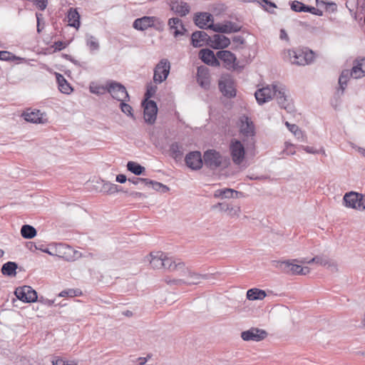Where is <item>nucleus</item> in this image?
<instances>
[{
    "label": "nucleus",
    "instance_id": "nucleus-47",
    "mask_svg": "<svg viewBox=\"0 0 365 365\" xmlns=\"http://www.w3.org/2000/svg\"><path fill=\"white\" fill-rule=\"evenodd\" d=\"M52 365H65L66 361L61 357H55L52 360Z\"/></svg>",
    "mask_w": 365,
    "mask_h": 365
},
{
    "label": "nucleus",
    "instance_id": "nucleus-37",
    "mask_svg": "<svg viewBox=\"0 0 365 365\" xmlns=\"http://www.w3.org/2000/svg\"><path fill=\"white\" fill-rule=\"evenodd\" d=\"M16 268L17 264L15 262H8L2 266L1 272L4 275H14Z\"/></svg>",
    "mask_w": 365,
    "mask_h": 365
},
{
    "label": "nucleus",
    "instance_id": "nucleus-57",
    "mask_svg": "<svg viewBox=\"0 0 365 365\" xmlns=\"http://www.w3.org/2000/svg\"><path fill=\"white\" fill-rule=\"evenodd\" d=\"M65 365H78V363L75 360H73V361H66V364Z\"/></svg>",
    "mask_w": 365,
    "mask_h": 365
},
{
    "label": "nucleus",
    "instance_id": "nucleus-34",
    "mask_svg": "<svg viewBox=\"0 0 365 365\" xmlns=\"http://www.w3.org/2000/svg\"><path fill=\"white\" fill-rule=\"evenodd\" d=\"M267 296L266 292L264 290L252 288L250 289L247 292V298L249 300L254 301L257 299H263Z\"/></svg>",
    "mask_w": 365,
    "mask_h": 365
},
{
    "label": "nucleus",
    "instance_id": "nucleus-51",
    "mask_svg": "<svg viewBox=\"0 0 365 365\" xmlns=\"http://www.w3.org/2000/svg\"><path fill=\"white\" fill-rule=\"evenodd\" d=\"M90 90H91V92H92V93H102L101 90L104 91V88L103 87L102 88L101 87H96V88L91 87Z\"/></svg>",
    "mask_w": 365,
    "mask_h": 365
},
{
    "label": "nucleus",
    "instance_id": "nucleus-35",
    "mask_svg": "<svg viewBox=\"0 0 365 365\" xmlns=\"http://www.w3.org/2000/svg\"><path fill=\"white\" fill-rule=\"evenodd\" d=\"M285 125L289 129V130L292 132L298 140L302 142L306 140V135L297 125L291 124L288 122H286Z\"/></svg>",
    "mask_w": 365,
    "mask_h": 365
},
{
    "label": "nucleus",
    "instance_id": "nucleus-4",
    "mask_svg": "<svg viewBox=\"0 0 365 365\" xmlns=\"http://www.w3.org/2000/svg\"><path fill=\"white\" fill-rule=\"evenodd\" d=\"M162 268H164L173 273L172 277H167L165 278H170L171 280L174 278L181 277L182 272H187L184 262H181L180 259H175L173 257H170L166 254H165V257L163 260Z\"/></svg>",
    "mask_w": 365,
    "mask_h": 365
},
{
    "label": "nucleus",
    "instance_id": "nucleus-56",
    "mask_svg": "<svg viewBox=\"0 0 365 365\" xmlns=\"http://www.w3.org/2000/svg\"><path fill=\"white\" fill-rule=\"evenodd\" d=\"M58 295H59V297H68V294L67 289L61 292Z\"/></svg>",
    "mask_w": 365,
    "mask_h": 365
},
{
    "label": "nucleus",
    "instance_id": "nucleus-30",
    "mask_svg": "<svg viewBox=\"0 0 365 365\" xmlns=\"http://www.w3.org/2000/svg\"><path fill=\"white\" fill-rule=\"evenodd\" d=\"M67 19L70 26L78 29L81 24L80 15L76 9L71 8L67 14Z\"/></svg>",
    "mask_w": 365,
    "mask_h": 365
},
{
    "label": "nucleus",
    "instance_id": "nucleus-8",
    "mask_svg": "<svg viewBox=\"0 0 365 365\" xmlns=\"http://www.w3.org/2000/svg\"><path fill=\"white\" fill-rule=\"evenodd\" d=\"M230 150L233 163L236 165H240L244 160L245 155V150L242 143L238 140H232L230 144Z\"/></svg>",
    "mask_w": 365,
    "mask_h": 365
},
{
    "label": "nucleus",
    "instance_id": "nucleus-2",
    "mask_svg": "<svg viewBox=\"0 0 365 365\" xmlns=\"http://www.w3.org/2000/svg\"><path fill=\"white\" fill-rule=\"evenodd\" d=\"M284 59L292 64L307 66L312 63L316 58V53L308 48L288 49L284 51Z\"/></svg>",
    "mask_w": 365,
    "mask_h": 365
},
{
    "label": "nucleus",
    "instance_id": "nucleus-58",
    "mask_svg": "<svg viewBox=\"0 0 365 365\" xmlns=\"http://www.w3.org/2000/svg\"><path fill=\"white\" fill-rule=\"evenodd\" d=\"M9 53L6 51H0V59L5 60V57H2L3 55H9Z\"/></svg>",
    "mask_w": 365,
    "mask_h": 365
},
{
    "label": "nucleus",
    "instance_id": "nucleus-40",
    "mask_svg": "<svg viewBox=\"0 0 365 365\" xmlns=\"http://www.w3.org/2000/svg\"><path fill=\"white\" fill-rule=\"evenodd\" d=\"M86 45L91 51H96L99 48L98 41L93 36H90L86 41Z\"/></svg>",
    "mask_w": 365,
    "mask_h": 365
},
{
    "label": "nucleus",
    "instance_id": "nucleus-22",
    "mask_svg": "<svg viewBox=\"0 0 365 365\" xmlns=\"http://www.w3.org/2000/svg\"><path fill=\"white\" fill-rule=\"evenodd\" d=\"M217 59L223 61L224 66L227 68H234L237 58L231 51L227 50L220 51L217 52Z\"/></svg>",
    "mask_w": 365,
    "mask_h": 365
},
{
    "label": "nucleus",
    "instance_id": "nucleus-24",
    "mask_svg": "<svg viewBox=\"0 0 365 365\" xmlns=\"http://www.w3.org/2000/svg\"><path fill=\"white\" fill-rule=\"evenodd\" d=\"M344 201L346 205H364L365 203L364 196L353 191L345 194Z\"/></svg>",
    "mask_w": 365,
    "mask_h": 365
},
{
    "label": "nucleus",
    "instance_id": "nucleus-29",
    "mask_svg": "<svg viewBox=\"0 0 365 365\" xmlns=\"http://www.w3.org/2000/svg\"><path fill=\"white\" fill-rule=\"evenodd\" d=\"M165 257V253L163 252H153L150 254L149 262L150 265L154 269H161L163 265V260Z\"/></svg>",
    "mask_w": 365,
    "mask_h": 365
},
{
    "label": "nucleus",
    "instance_id": "nucleus-55",
    "mask_svg": "<svg viewBox=\"0 0 365 365\" xmlns=\"http://www.w3.org/2000/svg\"><path fill=\"white\" fill-rule=\"evenodd\" d=\"M148 361V359L145 357H140L138 359L139 365H144Z\"/></svg>",
    "mask_w": 365,
    "mask_h": 365
},
{
    "label": "nucleus",
    "instance_id": "nucleus-18",
    "mask_svg": "<svg viewBox=\"0 0 365 365\" xmlns=\"http://www.w3.org/2000/svg\"><path fill=\"white\" fill-rule=\"evenodd\" d=\"M230 44V38L222 34H215L209 39V45L214 49H223Z\"/></svg>",
    "mask_w": 365,
    "mask_h": 365
},
{
    "label": "nucleus",
    "instance_id": "nucleus-17",
    "mask_svg": "<svg viewBox=\"0 0 365 365\" xmlns=\"http://www.w3.org/2000/svg\"><path fill=\"white\" fill-rule=\"evenodd\" d=\"M195 24L202 29H210L213 31V26L215 24L213 23L212 16L209 13H200L195 17Z\"/></svg>",
    "mask_w": 365,
    "mask_h": 365
},
{
    "label": "nucleus",
    "instance_id": "nucleus-15",
    "mask_svg": "<svg viewBox=\"0 0 365 365\" xmlns=\"http://www.w3.org/2000/svg\"><path fill=\"white\" fill-rule=\"evenodd\" d=\"M267 332L262 329L252 328L247 331H242L241 337L244 341H259L267 337Z\"/></svg>",
    "mask_w": 365,
    "mask_h": 365
},
{
    "label": "nucleus",
    "instance_id": "nucleus-63",
    "mask_svg": "<svg viewBox=\"0 0 365 365\" xmlns=\"http://www.w3.org/2000/svg\"><path fill=\"white\" fill-rule=\"evenodd\" d=\"M317 4H326L327 3L324 0H316Z\"/></svg>",
    "mask_w": 365,
    "mask_h": 365
},
{
    "label": "nucleus",
    "instance_id": "nucleus-61",
    "mask_svg": "<svg viewBox=\"0 0 365 365\" xmlns=\"http://www.w3.org/2000/svg\"><path fill=\"white\" fill-rule=\"evenodd\" d=\"M263 2H264L265 4H269L270 6L272 7H276V6L274 5V4L273 3H271V2H268L267 0H262Z\"/></svg>",
    "mask_w": 365,
    "mask_h": 365
},
{
    "label": "nucleus",
    "instance_id": "nucleus-3",
    "mask_svg": "<svg viewBox=\"0 0 365 365\" xmlns=\"http://www.w3.org/2000/svg\"><path fill=\"white\" fill-rule=\"evenodd\" d=\"M185 269L187 272H182L181 277L178 278H174L172 280L170 278L165 279V283L168 285L176 286L197 284L204 278L202 275L192 272L186 266Z\"/></svg>",
    "mask_w": 365,
    "mask_h": 365
},
{
    "label": "nucleus",
    "instance_id": "nucleus-10",
    "mask_svg": "<svg viewBox=\"0 0 365 365\" xmlns=\"http://www.w3.org/2000/svg\"><path fill=\"white\" fill-rule=\"evenodd\" d=\"M15 295L23 302H35L37 300V293L29 286L18 287L15 290Z\"/></svg>",
    "mask_w": 365,
    "mask_h": 365
},
{
    "label": "nucleus",
    "instance_id": "nucleus-60",
    "mask_svg": "<svg viewBox=\"0 0 365 365\" xmlns=\"http://www.w3.org/2000/svg\"><path fill=\"white\" fill-rule=\"evenodd\" d=\"M358 151L362 156L365 157V149L359 148Z\"/></svg>",
    "mask_w": 365,
    "mask_h": 365
},
{
    "label": "nucleus",
    "instance_id": "nucleus-42",
    "mask_svg": "<svg viewBox=\"0 0 365 365\" xmlns=\"http://www.w3.org/2000/svg\"><path fill=\"white\" fill-rule=\"evenodd\" d=\"M120 109L125 114L133 117L132 107L130 105L124 103V101H121L120 103Z\"/></svg>",
    "mask_w": 365,
    "mask_h": 365
},
{
    "label": "nucleus",
    "instance_id": "nucleus-62",
    "mask_svg": "<svg viewBox=\"0 0 365 365\" xmlns=\"http://www.w3.org/2000/svg\"><path fill=\"white\" fill-rule=\"evenodd\" d=\"M138 181H146V179H143V178H137V180H134L133 181V182L134 184H137Z\"/></svg>",
    "mask_w": 365,
    "mask_h": 365
},
{
    "label": "nucleus",
    "instance_id": "nucleus-45",
    "mask_svg": "<svg viewBox=\"0 0 365 365\" xmlns=\"http://www.w3.org/2000/svg\"><path fill=\"white\" fill-rule=\"evenodd\" d=\"M67 46L68 43L66 42L58 41L53 44L52 48H54V51H59L67 47Z\"/></svg>",
    "mask_w": 365,
    "mask_h": 365
},
{
    "label": "nucleus",
    "instance_id": "nucleus-25",
    "mask_svg": "<svg viewBox=\"0 0 365 365\" xmlns=\"http://www.w3.org/2000/svg\"><path fill=\"white\" fill-rule=\"evenodd\" d=\"M197 81L200 86L207 88L210 86V73L207 68L200 66L197 68Z\"/></svg>",
    "mask_w": 365,
    "mask_h": 365
},
{
    "label": "nucleus",
    "instance_id": "nucleus-12",
    "mask_svg": "<svg viewBox=\"0 0 365 365\" xmlns=\"http://www.w3.org/2000/svg\"><path fill=\"white\" fill-rule=\"evenodd\" d=\"M144 108V119L150 124L155 123L158 113V107L153 101L145 100L143 103Z\"/></svg>",
    "mask_w": 365,
    "mask_h": 365
},
{
    "label": "nucleus",
    "instance_id": "nucleus-48",
    "mask_svg": "<svg viewBox=\"0 0 365 365\" xmlns=\"http://www.w3.org/2000/svg\"><path fill=\"white\" fill-rule=\"evenodd\" d=\"M285 152L287 154L293 155L296 153L295 146L292 144H287L286 145Z\"/></svg>",
    "mask_w": 365,
    "mask_h": 365
},
{
    "label": "nucleus",
    "instance_id": "nucleus-19",
    "mask_svg": "<svg viewBox=\"0 0 365 365\" xmlns=\"http://www.w3.org/2000/svg\"><path fill=\"white\" fill-rule=\"evenodd\" d=\"M199 57L205 63L209 66H220L217 55L215 56L214 52L208 48L201 49L199 52Z\"/></svg>",
    "mask_w": 365,
    "mask_h": 365
},
{
    "label": "nucleus",
    "instance_id": "nucleus-20",
    "mask_svg": "<svg viewBox=\"0 0 365 365\" xmlns=\"http://www.w3.org/2000/svg\"><path fill=\"white\" fill-rule=\"evenodd\" d=\"M185 163L192 170L200 169L202 165L201 153L197 151L190 153L185 157Z\"/></svg>",
    "mask_w": 365,
    "mask_h": 365
},
{
    "label": "nucleus",
    "instance_id": "nucleus-5",
    "mask_svg": "<svg viewBox=\"0 0 365 365\" xmlns=\"http://www.w3.org/2000/svg\"><path fill=\"white\" fill-rule=\"evenodd\" d=\"M45 252L49 255H56L67 261H73L80 256V253L78 251L75 250L72 247L63 243L57 244L53 248L52 252L47 250Z\"/></svg>",
    "mask_w": 365,
    "mask_h": 365
},
{
    "label": "nucleus",
    "instance_id": "nucleus-23",
    "mask_svg": "<svg viewBox=\"0 0 365 365\" xmlns=\"http://www.w3.org/2000/svg\"><path fill=\"white\" fill-rule=\"evenodd\" d=\"M240 30V26L231 21L215 24L213 26V31L220 33L231 34L237 32Z\"/></svg>",
    "mask_w": 365,
    "mask_h": 365
},
{
    "label": "nucleus",
    "instance_id": "nucleus-53",
    "mask_svg": "<svg viewBox=\"0 0 365 365\" xmlns=\"http://www.w3.org/2000/svg\"><path fill=\"white\" fill-rule=\"evenodd\" d=\"M109 186V190H108V192H110V193H113V192H115L117 191V186L116 185H114V184H110V185H108Z\"/></svg>",
    "mask_w": 365,
    "mask_h": 365
},
{
    "label": "nucleus",
    "instance_id": "nucleus-39",
    "mask_svg": "<svg viewBox=\"0 0 365 365\" xmlns=\"http://www.w3.org/2000/svg\"><path fill=\"white\" fill-rule=\"evenodd\" d=\"M349 76H351V72L349 70H345L342 71L339 76V83L342 90H344Z\"/></svg>",
    "mask_w": 365,
    "mask_h": 365
},
{
    "label": "nucleus",
    "instance_id": "nucleus-27",
    "mask_svg": "<svg viewBox=\"0 0 365 365\" xmlns=\"http://www.w3.org/2000/svg\"><path fill=\"white\" fill-rule=\"evenodd\" d=\"M168 26L175 36L182 35L185 31V29L184 28L181 20L178 18L170 19L168 21Z\"/></svg>",
    "mask_w": 365,
    "mask_h": 365
},
{
    "label": "nucleus",
    "instance_id": "nucleus-44",
    "mask_svg": "<svg viewBox=\"0 0 365 365\" xmlns=\"http://www.w3.org/2000/svg\"><path fill=\"white\" fill-rule=\"evenodd\" d=\"M156 91H157L156 86H153V85L148 86L147 88V91L145 94V100H149V98H150L152 96H154Z\"/></svg>",
    "mask_w": 365,
    "mask_h": 365
},
{
    "label": "nucleus",
    "instance_id": "nucleus-52",
    "mask_svg": "<svg viewBox=\"0 0 365 365\" xmlns=\"http://www.w3.org/2000/svg\"><path fill=\"white\" fill-rule=\"evenodd\" d=\"M316 11H317V9L314 7L307 6V9H305L304 12H310L312 14H318V13H317ZM321 14H322V12H320V14H319V15H321Z\"/></svg>",
    "mask_w": 365,
    "mask_h": 365
},
{
    "label": "nucleus",
    "instance_id": "nucleus-38",
    "mask_svg": "<svg viewBox=\"0 0 365 365\" xmlns=\"http://www.w3.org/2000/svg\"><path fill=\"white\" fill-rule=\"evenodd\" d=\"M127 168L129 171L135 175H140L145 170L144 167L133 161L128 163Z\"/></svg>",
    "mask_w": 365,
    "mask_h": 365
},
{
    "label": "nucleus",
    "instance_id": "nucleus-13",
    "mask_svg": "<svg viewBox=\"0 0 365 365\" xmlns=\"http://www.w3.org/2000/svg\"><path fill=\"white\" fill-rule=\"evenodd\" d=\"M203 160L206 166L211 169H215L222 164V158L218 152L214 150H209L204 153Z\"/></svg>",
    "mask_w": 365,
    "mask_h": 365
},
{
    "label": "nucleus",
    "instance_id": "nucleus-21",
    "mask_svg": "<svg viewBox=\"0 0 365 365\" xmlns=\"http://www.w3.org/2000/svg\"><path fill=\"white\" fill-rule=\"evenodd\" d=\"M157 22H158V19L155 16H143L135 20L133 27L138 30L143 31L154 26Z\"/></svg>",
    "mask_w": 365,
    "mask_h": 365
},
{
    "label": "nucleus",
    "instance_id": "nucleus-50",
    "mask_svg": "<svg viewBox=\"0 0 365 365\" xmlns=\"http://www.w3.org/2000/svg\"><path fill=\"white\" fill-rule=\"evenodd\" d=\"M126 180V176L125 175L120 174L116 176V181L118 182L124 183Z\"/></svg>",
    "mask_w": 365,
    "mask_h": 365
},
{
    "label": "nucleus",
    "instance_id": "nucleus-11",
    "mask_svg": "<svg viewBox=\"0 0 365 365\" xmlns=\"http://www.w3.org/2000/svg\"><path fill=\"white\" fill-rule=\"evenodd\" d=\"M219 88L225 96L232 98L236 95L235 85L230 76H224L219 81Z\"/></svg>",
    "mask_w": 365,
    "mask_h": 365
},
{
    "label": "nucleus",
    "instance_id": "nucleus-41",
    "mask_svg": "<svg viewBox=\"0 0 365 365\" xmlns=\"http://www.w3.org/2000/svg\"><path fill=\"white\" fill-rule=\"evenodd\" d=\"M291 8L293 11L297 12H302L305 11V9H307V6L304 5L300 1H294L291 4Z\"/></svg>",
    "mask_w": 365,
    "mask_h": 365
},
{
    "label": "nucleus",
    "instance_id": "nucleus-16",
    "mask_svg": "<svg viewBox=\"0 0 365 365\" xmlns=\"http://www.w3.org/2000/svg\"><path fill=\"white\" fill-rule=\"evenodd\" d=\"M240 132L245 136H252L255 134V126L252 121L245 115L240 118L238 121Z\"/></svg>",
    "mask_w": 365,
    "mask_h": 365
},
{
    "label": "nucleus",
    "instance_id": "nucleus-31",
    "mask_svg": "<svg viewBox=\"0 0 365 365\" xmlns=\"http://www.w3.org/2000/svg\"><path fill=\"white\" fill-rule=\"evenodd\" d=\"M56 77L60 91L63 93L70 94L73 91V88L65 78L60 73H56Z\"/></svg>",
    "mask_w": 365,
    "mask_h": 365
},
{
    "label": "nucleus",
    "instance_id": "nucleus-6",
    "mask_svg": "<svg viewBox=\"0 0 365 365\" xmlns=\"http://www.w3.org/2000/svg\"><path fill=\"white\" fill-rule=\"evenodd\" d=\"M295 262H297V259L280 262L279 266L284 272L289 274L306 275L309 273L310 269L309 267H302L299 264H295Z\"/></svg>",
    "mask_w": 365,
    "mask_h": 365
},
{
    "label": "nucleus",
    "instance_id": "nucleus-36",
    "mask_svg": "<svg viewBox=\"0 0 365 365\" xmlns=\"http://www.w3.org/2000/svg\"><path fill=\"white\" fill-rule=\"evenodd\" d=\"M36 229L29 225H25L21 227V235L25 239H32L36 235Z\"/></svg>",
    "mask_w": 365,
    "mask_h": 365
},
{
    "label": "nucleus",
    "instance_id": "nucleus-7",
    "mask_svg": "<svg viewBox=\"0 0 365 365\" xmlns=\"http://www.w3.org/2000/svg\"><path fill=\"white\" fill-rule=\"evenodd\" d=\"M170 64L168 60L162 59L154 69L153 81L155 83H160L166 80L170 73Z\"/></svg>",
    "mask_w": 365,
    "mask_h": 365
},
{
    "label": "nucleus",
    "instance_id": "nucleus-14",
    "mask_svg": "<svg viewBox=\"0 0 365 365\" xmlns=\"http://www.w3.org/2000/svg\"><path fill=\"white\" fill-rule=\"evenodd\" d=\"M22 117L26 121L33 123H45L47 121L45 114L37 109H26L22 113Z\"/></svg>",
    "mask_w": 365,
    "mask_h": 365
},
{
    "label": "nucleus",
    "instance_id": "nucleus-46",
    "mask_svg": "<svg viewBox=\"0 0 365 365\" xmlns=\"http://www.w3.org/2000/svg\"><path fill=\"white\" fill-rule=\"evenodd\" d=\"M67 291L69 297H80L83 294L80 289H68Z\"/></svg>",
    "mask_w": 365,
    "mask_h": 365
},
{
    "label": "nucleus",
    "instance_id": "nucleus-33",
    "mask_svg": "<svg viewBox=\"0 0 365 365\" xmlns=\"http://www.w3.org/2000/svg\"><path fill=\"white\" fill-rule=\"evenodd\" d=\"M302 264H304L307 262L305 260H302L300 262ZM315 262L319 265L324 266V267H336V264L334 262H331L327 257L324 256H317L316 257H314L311 259L310 260L307 261L308 264Z\"/></svg>",
    "mask_w": 365,
    "mask_h": 365
},
{
    "label": "nucleus",
    "instance_id": "nucleus-49",
    "mask_svg": "<svg viewBox=\"0 0 365 365\" xmlns=\"http://www.w3.org/2000/svg\"><path fill=\"white\" fill-rule=\"evenodd\" d=\"M302 148L308 153H318V151L314 147L302 146Z\"/></svg>",
    "mask_w": 365,
    "mask_h": 365
},
{
    "label": "nucleus",
    "instance_id": "nucleus-54",
    "mask_svg": "<svg viewBox=\"0 0 365 365\" xmlns=\"http://www.w3.org/2000/svg\"><path fill=\"white\" fill-rule=\"evenodd\" d=\"M280 38L282 39L288 40V35L286 31L283 29L280 31Z\"/></svg>",
    "mask_w": 365,
    "mask_h": 365
},
{
    "label": "nucleus",
    "instance_id": "nucleus-28",
    "mask_svg": "<svg viewBox=\"0 0 365 365\" xmlns=\"http://www.w3.org/2000/svg\"><path fill=\"white\" fill-rule=\"evenodd\" d=\"M351 72L354 78H359L365 76V59L356 61Z\"/></svg>",
    "mask_w": 365,
    "mask_h": 365
},
{
    "label": "nucleus",
    "instance_id": "nucleus-9",
    "mask_svg": "<svg viewBox=\"0 0 365 365\" xmlns=\"http://www.w3.org/2000/svg\"><path fill=\"white\" fill-rule=\"evenodd\" d=\"M107 91L113 98L119 101H125L129 98L125 88L119 83L110 82L108 83Z\"/></svg>",
    "mask_w": 365,
    "mask_h": 365
},
{
    "label": "nucleus",
    "instance_id": "nucleus-43",
    "mask_svg": "<svg viewBox=\"0 0 365 365\" xmlns=\"http://www.w3.org/2000/svg\"><path fill=\"white\" fill-rule=\"evenodd\" d=\"M31 2L41 11L46 9L48 4V0H32Z\"/></svg>",
    "mask_w": 365,
    "mask_h": 365
},
{
    "label": "nucleus",
    "instance_id": "nucleus-32",
    "mask_svg": "<svg viewBox=\"0 0 365 365\" xmlns=\"http://www.w3.org/2000/svg\"><path fill=\"white\" fill-rule=\"evenodd\" d=\"M207 34L205 31H196L192 34V44L194 47L203 46L207 40Z\"/></svg>",
    "mask_w": 365,
    "mask_h": 365
},
{
    "label": "nucleus",
    "instance_id": "nucleus-64",
    "mask_svg": "<svg viewBox=\"0 0 365 365\" xmlns=\"http://www.w3.org/2000/svg\"><path fill=\"white\" fill-rule=\"evenodd\" d=\"M361 323H362L363 326L365 327V316H364V318L363 319Z\"/></svg>",
    "mask_w": 365,
    "mask_h": 365
},
{
    "label": "nucleus",
    "instance_id": "nucleus-26",
    "mask_svg": "<svg viewBox=\"0 0 365 365\" xmlns=\"http://www.w3.org/2000/svg\"><path fill=\"white\" fill-rule=\"evenodd\" d=\"M171 10L175 13L178 14L179 15L183 16L187 14L190 11L189 5L182 1H173L170 3Z\"/></svg>",
    "mask_w": 365,
    "mask_h": 365
},
{
    "label": "nucleus",
    "instance_id": "nucleus-59",
    "mask_svg": "<svg viewBox=\"0 0 365 365\" xmlns=\"http://www.w3.org/2000/svg\"><path fill=\"white\" fill-rule=\"evenodd\" d=\"M232 190H225L223 192V195L225 196V197H227L228 196V194H232Z\"/></svg>",
    "mask_w": 365,
    "mask_h": 365
},
{
    "label": "nucleus",
    "instance_id": "nucleus-1",
    "mask_svg": "<svg viewBox=\"0 0 365 365\" xmlns=\"http://www.w3.org/2000/svg\"><path fill=\"white\" fill-rule=\"evenodd\" d=\"M255 96L259 104L268 102L275 97L282 108L289 113L294 111L292 99L285 94L284 88H278L275 85L272 86H267L258 89L255 92Z\"/></svg>",
    "mask_w": 365,
    "mask_h": 365
}]
</instances>
